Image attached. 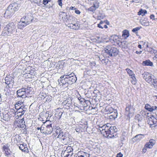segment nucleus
Segmentation results:
<instances>
[{
	"label": "nucleus",
	"instance_id": "obj_2",
	"mask_svg": "<svg viewBox=\"0 0 157 157\" xmlns=\"http://www.w3.org/2000/svg\"><path fill=\"white\" fill-rule=\"evenodd\" d=\"M109 129L105 134V137L109 138H111L114 137L116 135L115 133L117 132V129L115 126L109 127Z\"/></svg>",
	"mask_w": 157,
	"mask_h": 157
},
{
	"label": "nucleus",
	"instance_id": "obj_1",
	"mask_svg": "<svg viewBox=\"0 0 157 157\" xmlns=\"http://www.w3.org/2000/svg\"><path fill=\"white\" fill-rule=\"evenodd\" d=\"M104 50L105 53L111 57L116 56L119 52L118 50L116 48L109 45L107 46Z\"/></svg>",
	"mask_w": 157,
	"mask_h": 157
},
{
	"label": "nucleus",
	"instance_id": "obj_17",
	"mask_svg": "<svg viewBox=\"0 0 157 157\" xmlns=\"http://www.w3.org/2000/svg\"><path fill=\"white\" fill-rule=\"evenodd\" d=\"M155 143V141L154 140L151 139L149 140L148 142H147L145 144V147H148L149 148H151Z\"/></svg>",
	"mask_w": 157,
	"mask_h": 157
},
{
	"label": "nucleus",
	"instance_id": "obj_52",
	"mask_svg": "<svg viewBox=\"0 0 157 157\" xmlns=\"http://www.w3.org/2000/svg\"><path fill=\"white\" fill-rule=\"evenodd\" d=\"M64 79L65 82H66V83H69V79H68V77H65L64 78Z\"/></svg>",
	"mask_w": 157,
	"mask_h": 157
},
{
	"label": "nucleus",
	"instance_id": "obj_59",
	"mask_svg": "<svg viewBox=\"0 0 157 157\" xmlns=\"http://www.w3.org/2000/svg\"><path fill=\"white\" fill-rule=\"evenodd\" d=\"M75 131L76 132H80L81 131L80 129L79 128H76L75 129Z\"/></svg>",
	"mask_w": 157,
	"mask_h": 157
},
{
	"label": "nucleus",
	"instance_id": "obj_5",
	"mask_svg": "<svg viewBox=\"0 0 157 157\" xmlns=\"http://www.w3.org/2000/svg\"><path fill=\"white\" fill-rule=\"evenodd\" d=\"M15 26L14 23L13 22L10 23L7 25L6 27L4 29L5 31H6L8 33L7 35H8L10 33H11L12 31L16 28Z\"/></svg>",
	"mask_w": 157,
	"mask_h": 157
},
{
	"label": "nucleus",
	"instance_id": "obj_46",
	"mask_svg": "<svg viewBox=\"0 0 157 157\" xmlns=\"http://www.w3.org/2000/svg\"><path fill=\"white\" fill-rule=\"evenodd\" d=\"M101 61L102 63L103 64H106L108 62V60L107 59H103L101 60Z\"/></svg>",
	"mask_w": 157,
	"mask_h": 157
},
{
	"label": "nucleus",
	"instance_id": "obj_18",
	"mask_svg": "<svg viewBox=\"0 0 157 157\" xmlns=\"http://www.w3.org/2000/svg\"><path fill=\"white\" fill-rule=\"evenodd\" d=\"M76 20V18L74 17L71 15H69L68 18L67 19L65 23L67 24L68 25L71 23H73V22H75Z\"/></svg>",
	"mask_w": 157,
	"mask_h": 157
},
{
	"label": "nucleus",
	"instance_id": "obj_41",
	"mask_svg": "<svg viewBox=\"0 0 157 157\" xmlns=\"http://www.w3.org/2000/svg\"><path fill=\"white\" fill-rule=\"evenodd\" d=\"M150 52L152 54L154 53L155 56L157 55V50L154 49L152 48L151 50L150 51Z\"/></svg>",
	"mask_w": 157,
	"mask_h": 157
},
{
	"label": "nucleus",
	"instance_id": "obj_47",
	"mask_svg": "<svg viewBox=\"0 0 157 157\" xmlns=\"http://www.w3.org/2000/svg\"><path fill=\"white\" fill-rule=\"evenodd\" d=\"M51 0H43V3L45 5L48 4L49 2H50Z\"/></svg>",
	"mask_w": 157,
	"mask_h": 157
},
{
	"label": "nucleus",
	"instance_id": "obj_34",
	"mask_svg": "<svg viewBox=\"0 0 157 157\" xmlns=\"http://www.w3.org/2000/svg\"><path fill=\"white\" fill-rule=\"evenodd\" d=\"M110 114L111 115L113 116V117H115L116 115H117L116 118L117 117L118 113L117 110L116 109H114L113 112H111Z\"/></svg>",
	"mask_w": 157,
	"mask_h": 157
},
{
	"label": "nucleus",
	"instance_id": "obj_43",
	"mask_svg": "<svg viewBox=\"0 0 157 157\" xmlns=\"http://www.w3.org/2000/svg\"><path fill=\"white\" fill-rule=\"evenodd\" d=\"M40 98L42 99H44L45 98L46 96V94H44L43 93H40Z\"/></svg>",
	"mask_w": 157,
	"mask_h": 157
},
{
	"label": "nucleus",
	"instance_id": "obj_15",
	"mask_svg": "<svg viewBox=\"0 0 157 157\" xmlns=\"http://www.w3.org/2000/svg\"><path fill=\"white\" fill-rule=\"evenodd\" d=\"M69 15V14L68 13H67L64 12H61L59 13L60 17H61L63 20L65 22L67 21V19L68 18Z\"/></svg>",
	"mask_w": 157,
	"mask_h": 157
},
{
	"label": "nucleus",
	"instance_id": "obj_31",
	"mask_svg": "<svg viewBox=\"0 0 157 157\" xmlns=\"http://www.w3.org/2000/svg\"><path fill=\"white\" fill-rule=\"evenodd\" d=\"M64 105L65 108L67 109H69L71 108V107H72V104L71 103L66 102V103L64 104Z\"/></svg>",
	"mask_w": 157,
	"mask_h": 157
},
{
	"label": "nucleus",
	"instance_id": "obj_62",
	"mask_svg": "<svg viewBox=\"0 0 157 157\" xmlns=\"http://www.w3.org/2000/svg\"><path fill=\"white\" fill-rule=\"evenodd\" d=\"M113 40L114 41V42H116V43L118 44H119V41H118L117 40V39H115V40L114 39Z\"/></svg>",
	"mask_w": 157,
	"mask_h": 157
},
{
	"label": "nucleus",
	"instance_id": "obj_42",
	"mask_svg": "<svg viewBox=\"0 0 157 157\" xmlns=\"http://www.w3.org/2000/svg\"><path fill=\"white\" fill-rule=\"evenodd\" d=\"M106 109L107 110V111H109V112H110L111 113V112H113L114 110L111 107H109L108 108H107Z\"/></svg>",
	"mask_w": 157,
	"mask_h": 157
},
{
	"label": "nucleus",
	"instance_id": "obj_11",
	"mask_svg": "<svg viewBox=\"0 0 157 157\" xmlns=\"http://www.w3.org/2000/svg\"><path fill=\"white\" fill-rule=\"evenodd\" d=\"M45 130V131L42 133L46 134H50L52 133L53 131V129L52 127L51 124H46Z\"/></svg>",
	"mask_w": 157,
	"mask_h": 157
},
{
	"label": "nucleus",
	"instance_id": "obj_33",
	"mask_svg": "<svg viewBox=\"0 0 157 157\" xmlns=\"http://www.w3.org/2000/svg\"><path fill=\"white\" fill-rule=\"evenodd\" d=\"M5 83L8 85H10L9 86H12L14 84V80L12 79L8 81H6Z\"/></svg>",
	"mask_w": 157,
	"mask_h": 157
},
{
	"label": "nucleus",
	"instance_id": "obj_58",
	"mask_svg": "<svg viewBox=\"0 0 157 157\" xmlns=\"http://www.w3.org/2000/svg\"><path fill=\"white\" fill-rule=\"evenodd\" d=\"M58 2L59 5L61 6L62 4V0H58Z\"/></svg>",
	"mask_w": 157,
	"mask_h": 157
},
{
	"label": "nucleus",
	"instance_id": "obj_26",
	"mask_svg": "<svg viewBox=\"0 0 157 157\" xmlns=\"http://www.w3.org/2000/svg\"><path fill=\"white\" fill-rule=\"evenodd\" d=\"M150 117L148 118V120L147 121V123L148 124L150 125V127H153V117Z\"/></svg>",
	"mask_w": 157,
	"mask_h": 157
},
{
	"label": "nucleus",
	"instance_id": "obj_45",
	"mask_svg": "<svg viewBox=\"0 0 157 157\" xmlns=\"http://www.w3.org/2000/svg\"><path fill=\"white\" fill-rule=\"evenodd\" d=\"M73 154V153L72 152V151H71L69 152L68 154L66 155L65 157H71V156H72Z\"/></svg>",
	"mask_w": 157,
	"mask_h": 157
},
{
	"label": "nucleus",
	"instance_id": "obj_60",
	"mask_svg": "<svg viewBox=\"0 0 157 157\" xmlns=\"http://www.w3.org/2000/svg\"><path fill=\"white\" fill-rule=\"evenodd\" d=\"M20 106H19V105H18L17 104H16L15 105V109H16V110L18 108H19V107H20Z\"/></svg>",
	"mask_w": 157,
	"mask_h": 157
},
{
	"label": "nucleus",
	"instance_id": "obj_20",
	"mask_svg": "<svg viewBox=\"0 0 157 157\" xmlns=\"http://www.w3.org/2000/svg\"><path fill=\"white\" fill-rule=\"evenodd\" d=\"M67 26L71 29L75 30H77L78 29L79 27L78 24L75 23V22H73V23H71L67 25Z\"/></svg>",
	"mask_w": 157,
	"mask_h": 157
},
{
	"label": "nucleus",
	"instance_id": "obj_12",
	"mask_svg": "<svg viewBox=\"0 0 157 157\" xmlns=\"http://www.w3.org/2000/svg\"><path fill=\"white\" fill-rule=\"evenodd\" d=\"M15 12L14 10L10 8L8 6L5 13V15L6 16L8 17H9L12 16L14 13Z\"/></svg>",
	"mask_w": 157,
	"mask_h": 157
},
{
	"label": "nucleus",
	"instance_id": "obj_36",
	"mask_svg": "<svg viewBox=\"0 0 157 157\" xmlns=\"http://www.w3.org/2000/svg\"><path fill=\"white\" fill-rule=\"evenodd\" d=\"M153 127H155L157 126V119L155 117H153Z\"/></svg>",
	"mask_w": 157,
	"mask_h": 157
},
{
	"label": "nucleus",
	"instance_id": "obj_29",
	"mask_svg": "<svg viewBox=\"0 0 157 157\" xmlns=\"http://www.w3.org/2000/svg\"><path fill=\"white\" fill-rule=\"evenodd\" d=\"M133 106L131 105H128L126 108V111L131 113L133 110Z\"/></svg>",
	"mask_w": 157,
	"mask_h": 157
},
{
	"label": "nucleus",
	"instance_id": "obj_56",
	"mask_svg": "<svg viewBox=\"0 0 157 157\" xmlns=\"http://www.w3.org/2000/svg\"><path fill=\"white\" fill-rule=\"evenodd\" d=\"M59 80L63 84H65L66 83V82H65V81H64V79H60Z\"/></svg>",
	"mask_w": 157,
	"mask_h": 157
},
{
	"label": "nucleus",
	"instance_id": "obj_40",
	"mask_svg": "<svg viewBox=\"0 0 157 157\" xmlns=\"http://www.w3.org/2000/svg\"><path fill=\"white\" fill-rule=\"evenodd\" d=\"M96 10V9L94 7V6L90 7L88 9V10L89 11H91L92 12H93L94 11H95Z\"/></svg>",
	"mask_w": 157,
	"mask_h": 157
},
{
	"label": "nucleus",
	"instance_id": "obj_37",
	"mask_svg": "<svg viewBox=\"0 0 157 157\" xmlns=\"http://www.w3.org/2000/svg\"><path fill=\"white\" fill-rule=\"evenodd\" d=\"M99 3L97 1H95L94 3L93 6L96 9L99 7Z\"/></svg>",
	"mask_w": 157,
	"mask_h": 157
},
{
	"label": "nucleus",
	"instance_id": "obj_64",
	"mask_svg": "<svg viewBox=\"0 0 157 157\" xmlns=\"http://www.w3.org/2000/svg\"><path fill=\"white\" fill-rule=\"evenodd\" d=\"M153 59L154 60H156L157 62V55L156 56H155L153 58Z\"/></svg>",
	"mask_w": 157,
	"mask_h": 157
},
{
	"label": "nucleus",
	"instance_id": "obj_35",
	"mask_svg": "<svg viewBox=\"0 0 157 157\" xmlns=\"http://www.w3.org/2000/svg\"><path fill=\"white\" fill-rule=\"evenodd\" d=\"M140 114L144 117L146 116L147 114H148V113H146V112L144 110H142L140 113Z\"/></svg>",
	"mask_w": 157,
	"mask_h": 157
},
{
	"label": "nucleus",
	"instance_id": "obj_49",
	"mask_svg": "<svg viewBox=\"0 0 157 157\" xmlns=\"http://www.w3.org/2000/svg\"><path fill=\"white\" fill-rule=\"evenodd\" d=\"M10 112L11 113H13V114L15 116L16 115V114H17V112L16 111V112L15 110H14V109H10Z\"/></svg>",
	"mask_w": 157,
	"mask_h": 157
},
{
	"label": "nucleus",
	"instance_id": "obj_16",
	"mask_svg": "<svg viewBox=\"0 0 157 157\" xmlns=\"http://www.w3.org/2000/svg\"><path fill=\"white\" fill-rule=\"evenodd\" d=\"M71 76L68 77V79L69 82V83H71L70 82H72L71 83L75 82L77 80V78L75 75L73 73L70 74Z\"/></svg>",
	"mask_w": 157,
	"mask_h": 157
},
{
	"label": "nucleus",
	"instance_id": "obj_38",
	"mask_svg": "<svg viewBox=\"0 0 157 157\" xmlns=\"http://www.w3.org/2000/svg\"><path fill=\"white\" fill-rule=\"evenodd\" d=\"M104 22L103 21H101L100 23L98 24V27L100 28L103 29L104 27L103 26V25L102 24L104 23Z\"/></svg>",
	"mask_w": 157,
	"mask_h": 157
},
{
	"label": "nucleus",
	"instance_id": "obj_22",
	"mask_svg": "<svg viewBox=\"0 0 157 157\" xmlns=\"http://www.w3.org/2000/svg\"><path fill=\"white\" fill-rule=\"evenodd\" d=\"M142 65L143 66H153V63L150 61L149 59L143 61L142 63Z\"/></svg>",
	"mask_w": 157,
	"mask_h": 157
},
{
	"label": "nucleus",
	"instance_id": "obj_6",
	"mask_svg": "<svg viewBox=\"0 0 157 157\" xmlns=\"http://www.w3.org/2000/svg\"><path fill=\"white\" fill-rule=\"evenodd\" d=\"M16 94L17 97L22 98H25L26 97V89H25V88H22L18 90L16 92Z\"/></svg>",
	"mask_w": 157,
	"mask_h": 157
},
{
	"label": "nucleus",
	"instance_id": "obj_44",
	"mask_svg": "<svg viewBox=\"0 0 157 157\" xmlns=\"http://www.w3.org/2000/svg\"><path fill=\"white\" fill-rule=\"evenodd\" d=\"M116 116L117 115H116V116L115 117H113V116L112 115H110L109 116V118L111 121H113V120H115V119L116 118Z\"/></svg>",
	"mask_w": 157,
	"mask_h": 157
},
{
	"label": "nucleus",
	"instance_id": "obj_10",
	"mask_svg": "<svg viewBox=\"0 0 157 157\" xmlns=\"http://www.w3.org/2000/svg\"><path fill=\"white\" fill-rule=\"evenodd\" d=\"M143 78L148 83H151L152 78L153 77L148 72L145 73L143 74Z\"/></svg>",
	"mask_w": 157,
	"mask_h": 157
},
{
	"label": "nucleus",
	"instance_id": "obj_3",
	"mask_svg": "<svg viewBox=\"0 0 157 157\" xmlns=\"http://www.w3.org/2000/svg\"><path fill=\"white\" fill-rule=\"evenodd\" d=\"M70 136L67 133H64L61 132L59 135H58L57 137L60 138L64 143L67 144L70 142Z\"/></svg>",
	"mask_w": 157,
	"mask_h": 157
},
{
	"label": "nucleus",
	"instance_id": "obj_32",
	"mask_svg": "<svg viewBox=\"0 0 157 157\" xmlns=\"http://www.w3.org/2000/svg\"><path fill=\"white\" fill-rule=\"evenodd\" d=\"M131 78L132 79L131 80V81L132 84L134 85H136V80L135 77V75L131 76Z\"/></svg>",
	"mask_w": 157,
	"mask_h": 157
},
{
	"label": "nucleus",
	"instance_id": "obj_23",
	"mask_svg": "<svg viewBox=\"0 0 157 157\" xmlns=\"http://www.w3.org/2000/svg\"><path fill=\"white\" fill-rule=\"evenodd\" d=\"M19 149L22 151L27 152L28 151L26 144H21L19 146Z\"/></svg>",
	"mask_w": 157,
	"mask_h": 157
},
{
	"label": "nucleus",
	"instance_id": "obj_14",
	"mask_svg": "<svg viewBox=\"0 0 157 157\" xmlns=\"http://www.w3.org/2000/svg\"><path fill=\"white\" fill-rule=\"evenodd\" d=\"M144 108L148 111L152 112L156 109L157 107L156 106H151L148 104H146L145 105Z\"/></svg>",
	"mask_w": 157,
	"mask_h": 157
},
{
	"label": "nucleus",
	"instance_id": "obj_21",
	"mask_svg": "<svg viewBox=\"0 0 157 157\" xmlns=\"http://www.w3.org/2000/svg\"><path fill=\"white\" fill-rule=\"evenodd\" d=\"M144 137V135L141 134H139L136 135L133 139L136 142H139Z\"/></svg>",
	"mask_w": 157,
	"mask_h": 157
},
{
	"label": "nucleus",
	"instance_id": "obj_27",
	"mask_svg": "<svg viewBox=\"0 0 157 157\" xmlns=\"http://www.w3.org/2000/svg\"><path fill=\"white\" fill-rule=\"evenodd\" d=\"M147 13V11L146 10H143L142 9H141L140 10L138 13V14L139 15H141L142 16L144 15L145 13Z\"/></svg>",
	"mask_w": 157,
	"mask_h": 157
},
{
	"label": "nucleus",
	"instance_id": "obj_50",
	"mask_svg": "<svg viewBox=\"0 0 157 157\" xmlns=\"http://www.w3.org/2000/svg\"><path fill=\"white\" fill-rule=\"evenodd\" d=\"M10 150H9L5 151V154L7 156H8L10 155Z\"/></svg>",
	"mask_w": 157,
	"mask_h": 157
},
{
	"label": "nucleus",
	"instance_id": "obj_53",
	"mask_svg": "<svg viewBox=\"0 0 157 157\" xmlns=\"http://www.w3.org/2000/svg\"><path fill=\"white\" fill-rule=\"evenodd\" d=\"M13 79L12 78H9L8 77H6L5 78V82L6 81H9Z\"/></svg>",
	"mask_w": 157,
	"mask_h": 157
},
{
	"label": "nucleus",
	"instance_id": "obj_13",
	"mask_svg": "<svg viewBox=\"0 0 157 157\" xmlns=\"http://www.w3.org/2000/svg\"><path fill=\"white\" fill-rule=\"evenodd\" d=\"M8 6L10 8H10L14 10V11L15 12L18 10L19 7L20 6V5L19 4L15 2L10 5Z\"/></svg>",
	"mask_w": 157,
	"mask_h": 157
},
{
	"label": "nucleus",
	"instance_id": "obj_9",
	"mask_svg": "<svg viewBox=\"0 0 157 157\" xmlns=\"http://www.w3.org/2000/svg\"><path fill=\"white\" fill-rule=\"evenodd\" d=\"M33 17L31 14H28L26 16L23 17L21 19V20L24 21L28 24L29 25L32 22Z\"/></svg>",
	"mask_w": 157,
	"mask_h": 157
},
{
	"label": "nucleus",
	"instance_id": "obj_54",
	"mask_svg": "<svg viewBox=\"0 0 157 157\" xmlns=\"http://www.w3.org/2000/svg\"><path fill=\"white\" fill-rule=\"evenodd\" d=\"M156 16H155L154 14H152L150 16V18L152 20H155L156 19L155 17Z\"/></svg>",
	"mask_w": 157,
	"mask_h": 157
},
{
	"label": "nucleus",
	"instance_id": "obj_28",
	"mask_svg": "<svg viewBox=\"0 0 157 157\" xmlns=\"http://www.w3.org/2000/svg\"><path fill=\"white\" fill-rule=\"evenodd\" d=\"M135 119L137 120L138 122H141L142 120V117L139 114L136 115L135 117Z\"/></svg>",
	"mask_w": 157,
	"mask_h": 157
},
{
	"label": "nucleus",
	"instance_id": "obj_39",
	"mask_svg": "<svg viewBox=\"0 0 157 157\" xmlns=\"http://www.w3.org/2000/svg\"><path fill=\"white\" fill-rule=\"evenodd\" d=\"M3 149L5 151L10 150L9 146H8V144H6L4 145L3 147Z\"/></svg>",
	"mask_w": 157,
	"mask_h": 157
},
{
	"label": "nucleus",
	"instance_id": "obj_48",
	"mask_svg": "<svg viewBox=\"0 0 157 157\" xmlns=\"http://www.w3.org/2000/svg\"><path fill=\"white\" fill-rule=\"evenodd\" d=\"M140 29V28L139 27H136V28H135L134 29H133L132 31L133 32H136L138 30H139Z\"/></svg>",
	"mask_w": 157,
	"mask_h": 157
},
{
	"label": "nucleus",
	"instance_id": "obj_25",
	"mask_svg": "<svg viewBox=\"0 0 157 157\" xmlns=\"http://www.w3.org/2000/svg\"><path fill=\"white\" fill-rule=\"evenodd\" d=\"M129 36L128 31L127 30H124L122 32V36L125 38H126Z\"/></svg>",
	"mask_w": 157,
	"mask_h": 157
},
{
	"label": "nucleus",
	"instance_id": "obj_7",
	"mask_svg": "<svg viewBox=\"0 0 157 157\" xmlns=\"http://www.w3.org/2000/svg\"><path fill=\"white\" fill-rule=\"evenodd\" d=\"M10 112L8 110H5L0 113V117L1 119L6 121H8L10 119V116L9 113Z\"/></svg>",
	"mask_w": 157,
	"mask_h": 157
},
{
	"label": "nucleus",
	"instance_id": "obj_24",
	"mask_svg": "<svg viewBox=\"0 0 157 157\" xmlns=\"http://www.w3.org/2000/svg\"><path fill=\"white\" fill-rule=\"evenodd\" d=\"M153 77L152 78V82L149 83L153 85L154 87L157 88V78L155 77L154 76H153Z\"/></svg>",
	"mask_w": 157,
	"mask_h": 157
},
{
	"label": "nucleus",
	"instance_id": "obj_19",
	"mask_svg": "<svg viewBox=\"0 0 157 157\" xmlns=\"http://www.w3.org/2000/svg\"><path fill=\"white\" fill-rule=\"evenodd\" d=\"M27 25H28V24L25 22L24 21L21 20V21L18 24V28L20 29H23Z\"/></svg>",
	"mask_w": 157,
	"mask_h": 157
},
{
	"label": "nucleus",
	"instance_id": "obj_63",
	"mask_svg": "<svg viewBox=\"0 0 157 157\" xmlns=\"http://www.w3.org/2000/svg\"><path fill=\"white\" fill-rule=\"evenodd\" d=\"M75 12L76 13H77L78 14H79L80 13V11L79 10H78L77 9L76 10H75Z\"/></svg>",
	"mask_w": 157,
	"mask_h": 157
},
{
	"label": "nucleus",
	"instance_id": "obj_51",
	"mask_svg": "<svg viewBox=\"0 0 157 157\" xmlns=\"http://www.w3.org/2000/svg\"><path fill=\"white\" fill-rule=\"evenodd\" d=\"M61 132H63L62 130H60V129H57L56 131V133L57 134H59V135L60 133H61Z\"/></svg>",
	"mask_w": 157,
	"mask_h": 157
},
{
	"label": "nucleus",
	"instance_id": "obj_55",
	"mask_svg": "<svg viewBox=\"0 0 157 157\" xmlns=\"http://www.w3.org/2000/svg\"><path fill=\"white\" fill-rule=\"evenodd\" d=\"M147 148H148V147H145V145L143 149V152L144 153H145L146 152Z\"/></svg>",
	"mask_w": 157,
	"mask_h": 157
},
{
	"label": "nucleus",
	"instance_id": "obj_57",
	"mask_svg": "<svg viewBox=\"0 0 157 157\" xmlns=\"http://www.w3.org/2000/svg\"><path fill=\"white\" fill-rule=\"evenodd\" d=\"M123 155L121 153V152H120L117 154L116 157H122Z\"/></svg>",
	"mask_w": 157,
	"mask_h": 157
},
{
	"label": "nucleus",
	"instance_id": "obj_8",
	"mask_svg": "<svg viewBox=\"0 0 157 157\" xmlns=\"http://www.w3.org/2000/svg\"><path fill=\"white\" fill-rule=\"evenodd\" d=\"M26 110L27 109L25 107V106L23 105L20 106L16 111L17 116L19 117H21L24 115Z\"/></svg>",
	"mask_w": 157,
	"mask_h": 157
},
{
	"label": "nucleus",
	"instance_id": "obj_4",
	"mask_svg": "<svg viewBox=\"0 0 157 157\" xmlns=\"http://www.w3.org/2000/svg\"><path fill=\"white\" fill-rule=\"evenodd\" d=\"M109 126L105 124L102 125L100 124L96 126V128L99 130L101 133L103 134L105 136V134L109 129Z\"/></svg>",
	"mask_w": 157,
	"mask_h": 157
},
{
	"label": "nucleus",
	"instance_id": "obj_61",
	"mask_svg": "<svg viewBox=\"0 0 157 157\" xmlns=\"http://www.w3.org/2000/svg\"><path fill=\"white\" fill-rule=\"evenodd\" d=\"M23 103V102H21L20 101H18L16 103V104H17L18 105H19V106H21V104H22Z\"/></svg>",
	"mask_w": 157,
	"mask_h": 157
},
{
	"label": "nucleus",
	"instance_id": "obj_30",
	"mask_svg": "<svg viewBox=\"0 0 157 157\" xmlns=\"http://www.w3.org/2000/svg\"><path fill=\"white\" fill-rule=\"evenodd\" d=\"M126 71H127V73L129 75V76L131 77L132 76L135 75L134 73L131 70H130L129 68H126L125 69Z\"/></svg>",
	"mask_w": 157,
	"mask_h": 157
}]
</instances>
